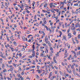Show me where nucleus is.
Segmentation results:
<instances>
[{
    "label": "nucleus",
    "mask_w": 80,
    "mask_h": 80,
    "mask_svg": "<svg viewBox=\"0 0 80 80\" xmlns=\"http://www.w3.org/2000/svg\"><path fill=\"white\" fill-rule=\"evenodd\" d=\"M67 23H65V26L66 28H67Z\"/></svg>",
    "instance_id": "nucleus-26"
},
{
    "label": "nucleus",
    "mask_w": 80,
    "mask_h": 80,
    "mask_svg": "<svg viewBox=\"0 0 80 80\" xmlns=\"http://www.w3.org/2000/svg\"><path fill=\"white\" fill-rule=\"evenodd\" d=\"M66 69H67V72H68V73H71V72H70L69 70L67 68H66Z\"/></svg>",
    "instance_id": "nucleus-14"
},
{
    "label": "nucleus",
    "mask_w": 80,
    "mask_h": 80,
    "mask_svg": "<svg viewBox=\"0 0 80 80\" xmlns=\"http://www.w3.org/2000/svg\"><path fill=\"white\" fill-rule=\"evenodd\" d=\"M37 71H38V73H40V70H38Z\"/></svg>",
    "instance_id": "nucleus-44"
},
{
    "label": "nucleus",
    "mask_w": 80,
    "mask_h": 80,
    "mask_svg": "<svg viewBox=\"0 0 80 80\" xmlns=\"http://www.w3.org/2000/svg\"><path fill=\"white\" fill-rule=\"evenodd\" d=\"M35 60H36V62H38V61L37 59L36 58Z\"/></svg>",
    "instance_id": "nucleus-48"
},
{
    "label": "nucleus",
    "mask_w": 80,
    "mask_h": 80,
    "mask_svg": "<svg viewBox=\"0 0 80 80\" xmlns=\"http://www.w3.org/2000/svg\"><path fill=\"white\" fill-rule=\"evenodd\" d=\"M20 57H22V53H20L19 54V56H20Z\"/></svg>",
    "instance_id": "nucleus-47"
},
{
    "label": "nucleus",
    "mask_w": 80,
    "mask_h": 80,
    "mask_svg": "<svg viewBox=\"0 0 80 80\" xmlns=\"http://www.w3.org/2000/svg\"><path fill=\"white\" fill-rule=\"evenodd\" d=\"M36 54H37V55H39V53L38 52H37L36 53Z\"/></svg>",
    "instance_id": "nucleus-58"
},
{
    "label": "nucleus",
    "mask_w": 80,
    "mask_h": 80,
    "mask_svg": "<svg viewBox=\"0 0 80 80\" xmlns=\"http://www.w3.org/2000/svg\"><path fill=\"white\" fill-rule=\"evenodd\" d=\"M52 72H51L50 73V74H49V76H52Z\"/></svg>",
    "instance_id": "nucleus-20"
},
{
    "label": "nucleus",
    "mask_w": 80,
    "mask_h": 80,
    "mask_svg": "<svg viewBox=\"0 0 80 80\" xmlns=\"http://www.w3.org/2000/svg\"><path fill=\"white\" fill-rule=\"evenodd\" d=\"M29 58H32V56H29Z\"/></svg>",
    "instance_id": "nucleus-63"
},
{
    "label": "nucleus",
    "mask_w": 80,
    "mask_h": 80,
    "mask_svg": "<svg viewBox=\"0 0 80 80\" xmlns=\"http://www.w3.org/2000/svg\"><path fill=\"white\" fill-rule=\"evenodd\" d=\"M47 3H45V4H44V7H46L47 6Z\"/></svg>",
    "instance_id": "nucleus-21"
},
{
    "label": "nucleus",
    "mask_w": 80,
    "mask_h": 80,
    "mask_svg": "<svg viewBox=\"0 0 80 80\" xmlns=\"http://www.w3.org/2000/svg\"><path fill=\"white\" fill-rule=\"evenodd\" d=\"M22 50H23V51H25V48H23L22 49Z\"/></svg>",
    "instance_id": "nucleus-54"
},
{
    "label": "nucleus",
    "mask_w": 80,
    "mask_h": 80,
    "mask_svg": "<svg viewBox=\"0 0 80 80\" xmlns=\"http://www.w3.org/2000/svg\"><path fill=\"white\" fill-rule=\"evenodd\" d=\"M16 10H18V8L17 7H15Z\"/></svg>",
    "instance_id": "nucleus-28"
},
{
    "label": "nucleus",
    "mask_w": 80,
    "mask_h": 80,
    "mask_svg": "<svg viewBox=\"0 0 80 80\" xmlns=\"http://www.w3.org/2000/svg\"><path fill=\"white\" fill-rule=\"evenodd\" d=\"M13 68H10V69H9L10 71L11 72H12V71H13Z\"/></svg>",
    "instance_id": "nucleus-6"
},
{
    "label": "nucleus",
    "mask_w": 80,
    "mask_h": 80,
    "mask_svg": "<svg viewBox=\"0 0 80 80\" xmlns=\"http://www.w3.org/2000/svg\"><path fill=\"white\" fill-rule=\"evenodd\" d=\"M51 5H52V7H56L55 5L53 4V3H51Z\"/></svg>",
    "instance_id": "nucleus-12"
},
{
    "label": "nucleus",
    "mask_w": 80,
    "mask_h": 80,
    "mask_svg": "<svg viewBox=\"0 0 80 80\" xmlns=\"http://www.w3.org/2000/svg\"><path fill=\"white\" fill-rule=\"evenodd\" d=\"M32 52V50H31V49H29V50L28 51V52Z\"/></svg>",
    "instance_id": "nucleus-18"
},
{
    "label": "nucleus",
    "mask_w": 80,
    "mask_h": 80,
    "mask_svg": "<svg viewBox=\"0 0 80 80\" xmlns=\"http://www.w3.org/2000/svg\"><path fill=\"white\" fill-rule=\"evenodd\" d=\"M3 72H7V70L6 69H4L3 70Z\"/></svg>",
    "instance_id": "nucleus-23"
},
{
    "label": "nucleus",
    "mask_w": 80,
    "mask_h": 80,
    "mask_svg": "<svg viewBox=\"0 0 80 80\" xmlns=\"http://www.w3.org/2000/svg\"><path fill=\"white\" fill-rule=\"evenodd\" d=\"M75 39L76 41V40H77V38L76 37L75 38Z\"/></svg>",
    "instance_id": "nucleus-56"
},
{
    "label": "nucleus",
    "mask_w": 80,
    "mask_h": 80,
    "mask_svg": "<svg viewBox=\"0 0 80 80\" xmlns=\"http://www.w3.org/2000/svg\"><path fill=\"white\" fill-rule=\"evenodd\" d=\"M47 42L49 46V47H51L52 44H51V43H50V42L49 41H48Z\"/></svg>",
    "instance_id": "nucleus-3"
},
{
    "label": "nucleus",
    "mask_w": 80,
    "mask_h": 80,
    "mask_svg": "<svg viewBox=\"0 0 80 80\" xmlns=\"http://www.w3.org/2000/svg\"><path fill=\"white\" fill-rule=\"evenodd\" d=\"M51 12H52V13H55V11H54L53 10H51Z\"/></svg>",
    "instance_id": "nucleus-36"
},
{
    "label": "nucleus",
    "mask_w": 80,
    "mask_h": 80,
    "mask_svg": "<svg viewBox=\"0 0 80 80\" xmlns=\"http://www.w3.org/2000/svg\"><path fill=\"white\" fill-rule=\"evenodd\" d=\"M32 55L33 57H35V54L32 53Z\"/></svg>",
    "instance_id": "nucleus-24"
},
{
    "label": "nucleus",
    "mask_w": 80,
    "mask_h": 80,
    "mask_svg": "<svg viewBox=\"0 0 80 80\" xmlns=\"http://www.w3.org/2000/svg\"><path fill=\"white\" fill-rule=\"evenodd\" d=\"M73 34L74 35H76V32H75V31H74V32H73Z\"/></svg>",
    "instance_id": "nucleus-45"
},
{
    "label": "nucleus",
    "mask_w": 80,
    "mask_h": 80,
    "mask_svg": "<svg viewBox=\"0 0 80 80\" xmlns=\"http://www.w3.org/2000/svg\"><path fill=\"white\" fill-rule=\"evenodd\" d=\"M1 57L2 58H4V57L3 56V53L2 52H1V55H0Z\"/></svg>",
    "instance_id": "nucleus-4"
},
{
    "label": "nucleus",
    "mask_w": 80,
    "mask_h": 80,
    "mask_svg": "<svg viewBox=\"0 0 80 80\" xmlns=\"http://www.w3.org/2000/svg\"><path fill=\"white\" fill-rule=\"evenodd\" d=\"M11 50L12 52H13V48H12L11 49Z\"/></svg>",
    "instance_id": "nucleus-38"
},
{
    "label": "nucleus",
    "mask_w": 80,
    "mask_h": 80,
    "mask_svg": "<svg viewBox=\"0 0 80 80\" xmlns=\"http://www.w3.org/2000/svg\"><path fill=\"white\" fill-rule=\"evenodd\" d=\"M42 11L43 12H44V13H47V11L42 10Z\"/></svg>",
    "instance_id": "nucleus-13"
},
{
    "label": "nucleus",
    "mask_w": 80,
    "mask_h": 80,
    "mask_svg": "<svg viewBox=\"0 0 80 80\" xmlns=\"http://www.w3.org/2000/svg\"><path fill=\"white\" fill-rule=\"evenodd\" d=\"M72 36V34L71 33H69L68 34V37H71Z\"/></svg>",
    "instance_id": "nucleus-9"
},
{
    "label": "nucleus",
    "mask_w": 80,
    "mask_h": 80,
    "mask_svg": "<svg viewBox=\"0 0 80 80\" xmlns=\"http://www.w3.org/2000/svg\"><path fill=\"white\" fill-rule=\"evenodd\" d=\"M50 50L51 51H53V48L52 47L50 48Z\"/></svg>",
    "instance_id": "nucleus-19"
},
{
    "label": "nucleus",
    "mask_w": 80,
    "mask_h": 80,
    "mask_svg": "<svg viewBox=\"0 0 80 80\" xmlns=\"http://www.w3.org/2000/svg\"><path fill=\"white\" fill-rule=\"evenodd\" d=\"M26 12H27L28 13H30V11H28V10H27Z\"/></svg>",
    "instance_id": "nucleus-40"
},
{
    "label": "nucleus",
    "mask_w": 80,
    "mask_h": 80,
    "mask_svg": "<svg viewBox=\"0 0 80 80\" xmlns=\"http://www.w3.org/2000/svg\"><path fill=\"white\" fill-rule=\"evenodd\" d=\"M44 27H45V28H46L47 30H48V27H47V26H44Z\"/></svg>",
    "instance_id": "nucleus-25"
},
{
    "label": "nucleus",
    "mask_w": 80,
    "mask_h": 80,
    "mask_svg": "<svg viewBox=\"0 0 80 80\" xmlns=\"http://www.w3.org/2000/svg\"><path fill=\"white\" fill-rule=\"evenodd\" d=\"M71 68H72V69H73V68H74V66L73 65H72Z\"/></svg>",
    "instance_id": "nucleus-17"
},
{
    "label": "nucleus",
    "mask_w": 80,
    "mask_h": 80,
    "mask_svg": "<svg viewBox=\"0 0 80 80\" xmlns=\"http://www.w3.org/2000/svg\"><path fill=\"white\" fill-rule=\"evenodd\" d=\"M25 74V73H24V72H22L21 73L22 75H24Z\"/></svg>",
    "instance_id": "nucleus-37"
},
{
    "label": "nucleus",
    "mask_w": 80,
    "mask_h": 80,
    "mask_svg": "<svg viewBox=\"0 0 80 80\" xmlns=\"http://www.w3.org/2000/svg\"><path fill=\"white\" fill-rule=\"evenodd\" d=\"M43 22L45 23V24H47V21H46V20H43Z\"/></svg>",
    "instance_id": "nucleus-15"
},
{
    "label": "nucleus",
    "mask_w": 80,
    "mask_h": 80,
    "mask_svg": "<svg viewBox=\"0 0 80 80\" xmlns=\"http://www.w3.org/2000/svg\"><path fill=\"white\" fill-rule=\"evenodd\" d=\"M42 45L43 46H45L46 45V43H43L42 44Z\"/></svg>",
    "instance_id": "nucleus-49"
},
{
    "label": "nucleus",
    "mask_w": 80,
    "mask_h": 80,
    "mask_svg": "<svg viewBox=\"0 0 80 80\" xmlns=\"http://www.w3.org/2000/svg\"><path fill=\"white\" fill-rule=\"evenodd\" d=\"M50 25H53V22H51L50 23Z\"/></svg>",
    "instance_id": "nucleus-60"
},
{
    "label": "nucleus",
    "mask_w": 80,
    "mask_h": 80,
    "mask_svg": "<svg viewBox=\"0 0 80 80\" xmlns=\"http://www.w3.org/2000/svg\"><path fill=\"white\" fill-rule=\"evenodd\" d=\"M78 50H80V47H78Z\"/></svg>",
    "instance_id": "nucleus-57"
},
{
    "label": "nucleus",
    "mask_w": 80,
    "mask_h": 80,
    "mask_svg": "<svg viewBox=\"0 0 80 80\" xmlns=\"http://www.w3.org/2000/svg\"><path fill=\"white\" fill-rule=\"evenodd\" d=\"M7 79H8V80H12V79H11V78H9L8 77H7Z\"/></svg>",
    "instance_id": "nucleus-27"
},
{
    "label": "nucleus",
    "mask_w": 80,
    "mask_h": 80,
    "mask_svg": "<svg viewBox=\"0 0 80 80\" xmlns=\"http://www.w3.org/2000/svg\"><path fill=\"white\" fill-rule=\"evenodd\" d=\"M57 12H58V11H59V10L58 9H57L56 10Z\"/></svg>",
    "instance_id": "nucleus-51"
},
{
    "label": "nucleus",
    "mask_w": 80,
    "mask_h": 80,
    "mask_svg": "<svg viewBox=\"0 0 80 80\" xmlns=\"http://www.w3.org/2000/svg\"><path fill=\"white\" fill-rule=\"evenodd\" d=\"M74 27V26H73L71 28V30H72V32H74L75 31V28Z\"/></svg>",
    "instance_id": "nucleus-2"
},
{
    "label": "nucleus",
    "mask_w": 80,
    "mask_h": 80,
    "mask_svg": "<svg viewBox=\"0 0 80 80\" xmlns=\"http://www.w3.org/2000/svg\"><path fill=\"white\" fill-rule=\"evenodd\" d=\"M48 58H49V59H50V56H48Z\"/></svg>",
    "instance_id": "nucleus-64"
},
{
    "label": "nucleus",
    "mask_w": 80,
    "mask_h": 80,
    "mask_svg": "<svg viewBox=\"0 0 80 80\" xmlns=\"http://www.w3.org/2000/svg\"><path fill=\"white\" fill-rule=\"evenodd\" d=\"M58 54H59V52H58L57 54H56V55H57V56H58Z\"/></svg>",
    "instance_id": "nucleus-41"
},
{
    "label": "nucleus",
    "mask_w": 80,
    "mask_h": 80,
    "mask_svg": "<svg viewBox=\"0 0 80 80\" xmlns=\"http://www.w3.org/2000/svg\"><path fill=\"white\" fill-rule=\"evenodd\" d=\"M76 75H77V76H78V77H80V75H79V74H78V73H76Z\"/></svg>",
    "instance_id": "nucleus-42"
},
{
    "label": "nucleus",
    "mask_w": 80,
    "mask_h": 80,
    "mask_svg": "<svg viewBox=\"0 0 80 80\" xmlns=\"http://www.w3.org/2000/svg\"><path fill=\"white\" fill-rule=\"evenodd\" d=\"M54 68H56V70H57V69H58V68L56 66H54Z\"/></svg>",
    "instance_id": "nucleus-33"
},
{
    "label": "nucleus",
    "mask_w": 80,
    "mask_h": 80,
    "mask_svg": "<svg viewBox=\"0 0 80 80\" xmlns=\"http://www.w3.org/2000/svg\"><path fill=\"white\" fill-rule=\"evenodd\" d=\"M36 78H37V79H39V78H40V77H39L38 75H37Z\"/></svg>",
    "instance_id": "nucleus-7"
},
{
    "label": "nucleus",
    "mask_w": 80,
    "mask_h": 80,
    "mask_svg": "<svg viewBox=\"0 0 80 80\" xmlns=\"http://www.w3.org/2000/svg\"><path fill=\"white\" fill-rule=\"evenodd\" d=\"M31 67L32 68H35V66H31Z\"/></svg>",
    "instance_id": "nucleus-22"
},
{
    "label": "nucleus",
    "mask_w": 80,
    "mask_h": 80,
    "mask_svg": "<svg viewBox=\"0 0 80 80\" xmlns=\"http://www.w3.org/2000/svg\"><path fill=\"white\" fill-rule=\"evenodd\" d=\"M48 38H47V36H46L45 37V42H47V40H48Z\"/></svg>",
    "instance_id": "nucleus-10"
},
{
    "label": "nucleus",
    "mask_w": 80,
    "mask_h": 80,
    "mask_svg": "<svg viewBox=\"0 0 80 80\" xmlns=\"http://www.w3.org/2000/svg\"><path fill=\"white\" fill-rule=\"evenodd\" d=\"M39 35L38 34L36 35V37H39Z\"/></svg>",
    "instance_id": "nucleus-59"
},
{
    "label": "nucleus",
    "mask_w": 80,
    "mask_h": 80,
    "mask_svg": "<svg viewBox=\"0 0 80 80\" xmlns=\"http://www.w3.org/2000/svg\"><path fill=\"white\" fill-rule=\"evenodd\" d=\"M73 73H75V69H73Z\"/></svg>",
    "instance_id": "nucleus-39"
},
{
    "label": "nucleus",
    "mask_w": 80,
    "mask_h": 80,
    "mask_svg": "<svg viewBox=\"0 0 80 80\" xmlns=\"http://www.w3.org/2000/svg\"><path fill=\"white\" fill-rule=\"evenodd\" d=\"M18 77H20H20H20V75L19 74L18 75Z\"/></svg>",
    "instance_id": "nucleus-52"
},
{
    "label": "nucleus",
    "mask_w": 80,
    "mask_h": 80,
    "mask_svg": "<svg viewBox=\"0 0 80 80\" xmlns=\"http://www.w3.org/2000/svg\"><path fill=\"white\" fill-rule=\"evenodd\" d=\"M35 61H33V63H32V64H34V65H35Z\"/></svg>",
    "instance_id": "nucleus-34"
},
{
    "label": "nucleus",
    "mask_w": 80,
    "mask_h": 80,
    "mask_svg": "<svg viewBox=\"0 0 80 80\" xmlns=\"http://www.w3.org/2000/svg\"><path fill=\"white\" fill-rule=\"evenodd\" d=\"M78 38H79V39H80V35L78 36Z\"/></svg>",
    "instance_id": "nucleus-62"
},
{
    "label": "nucleus",
    "mask_w": 80,
    "mask_h": 80,
    "mask_svg": "<svg viewBox=\"0 0 80 80\" xmlns=\"http://www.w3.org/2000/svg\"><path fill=\"white\" fill-rule=\"evenodd\" d=\"M59 33H60V35L59 37H61V35H62V32H61V31H60Z\"/></svg>",
    "instance_id": "nucleus-8"
},
{
    "label": "nucleus",
    "mask_w": 80,
    "mask_h": 80,
    "mask_svg": "<svg viewBox=\"0 0 80 80\" xmlns=\"http://www.w3.org/2000/svg\"><path fill=\"white\" fill-rule=\"evenodd\" d=\"M79 55V52H78L77 53V55L78 56Z\"/></svg>",
    "instance_id": "nucleus-61"
},
{
    "label": "nucleus",
    "mask_w": 80,
    "mask_h": 80,
    "mask_svg": "<svg viewBox=\"0 0 80 80\" xmlns=\"http://www.w3.org/2000/svg\"><path fill=\"white\" fill-rule=\"evenodd\" d=\"M63 39L65 40H66V37H65V36H63Z\"/></svg>",
    "instance_id": "nucleus-11"
},
{
    "label": "nucleus",
    "mask_w": 80,
    "mask_h": 80,
    "mask_svg": "<svg viewBox=\"0 0 80 80\" xmlns=\"http://www.w3.org/2000/svg\"><path fill=\"white\" fill-rule=\"evenodd\" d=\"M13 43L14 45H16V42H15V41H14L13 42Z\"/></svg>",
    "instance_id": "nucleus-32"
},
{
    "label": "nucleus",
    "mask_w": 80,
    "mask_h": 80,
    "mask_svg": "<svg viewBox=\"0 0 80 80\" xmlns=\"http://www.w3.org/2000/svg\"><path fill=\"white\" fill-rule=\"evenodd\" d=\"M57 78H58L59 77V75L58 74H57Z\"/></svg>",
    "instance_id": "nucleus-55"
},
{
    "label": "nucleus",
    "mask_w": 80,
    "mask_h": 80,
    "mask_svg": "<svg viewBox=\"0 0 80 80\" xmlns=\"http://www.w3.org/2000/svg\"><path fill=\"white\" fill-rule=\"evenodd\" d=\"M63 7H64V6H62L60 7V9H62V8H63Z\"/></svg>",
    "instance_id": "nucleus-29"
},
{
    "label": "nucleus",
    "mask_w": 80,
    "mask_h": 80,
    "mask_svg": "<svg viewBox=\"0 0 80 80\" xmlns=\"http://www.w3.org/2000/svg\"><path fill=\"white\" fill-rule=\"evenodd\" d=\"M56 77V76H52V79H53V78H55Z\"/></svg>",
    "instance_id": "nucleus-50"
},
{
    "label": "nucleus",
    "mask_w": 80,
    "mask_h": 80,
    "mask_svg": "<svg viewBox=\"0 0 80 80\" xmlns=\"http://www.w3.org/2000/svg\"><path fill=\"white\" fill-rule=\"evenodd\" d=\"M53 60L54 62H55V63H57V61H56V60H55V57L53 58Z\"/></svg>",
    "instance_id": "nucleus-5"
},
{
    "label": "nucleus",
    "mask_w": 80,
    "mask_h": 80,
    "mask_svg": "<svg viewBox=\"0 0 80 80\" xmlns=\"http://www.w3.org/2000/svg\"><path fill=\"white\" fill-rule=\"evenodd\" d=\"M22 40L23 41H27V38H25V37H22Z\"/></svg>",
    "instance_id": "nucleus-1"
},
{
    "label": "nucleus",
    "mask_w": 80,
    "mask_h": 80,
    "mask_svg": "<svg viewBox=\"0 0 80 80\" xmlns=\"http://www.w3.org/2000/svg\"><path fill=\"white\" fill-rule=\"evenodd\" d=\"M13 66H14V67H16V65H15V64H14V63H13Z\"/></svg>",
    "instance_id": "nucleus-43"
},
{
    "label": "nucleus",
    "mask_w": 80,
    "mask_h": 80,
    "mask_svg": "<svg viewBox=\"0 0 80 80\" xmlns=\"http://www.w3.org/2000/svg\"><path fill=\"white\" fill-rule=\"evenodd\" d=\"M51 68H52V69H54V67H53V65L52 64V63H51Z\"/></svg>",
    "instance_id": "nucleus-16"
},
{
    "label": "nucleus",
    "mask_w": 80,
    "mask_h": 80,
    "mask_svg": "<svg viewBox=\"0 0 80 80\" xmlns=\"http://www.w3.org/2000/svg\"><path fill=\"white\" fill-rule=\"evenodd\" d=\"M70 32V29L68 30V33Z\"/></svg>",
    "instance_id": "nucleus-46"
},
{
    "label": "nucleus",
    "mask_w": 80,
    "mask_h": 80,
    "mask_svg": "<svg viewBox=\"0 0 80 80\" xmlns=\"http://www.w3.org/2000/svg\"><path fill=\"white\" fill-rule=\"evenodd\" d=\"M60 13H61V12H59V14H58V16H60Z\"/></svg>",
    "instance_id": "nucleus-53"
},
{
    "label": "nucleus",
    "mask_w": 80,
    "mask_h": 80,
    "mask_svg": "<svg viewBox=\"0 0 80 80\" xmlns=\"http://www.w3.org/2000/svg\"><path fill=\"white\" fill-rule=\"evenodd\" d=\"M74 6H78V3L75 4H74Z\"/></svg>",
    "instance_id": "nucleus-31"
},
{
    "label": "nucleus",
    "mask_w": 80,
    "mask_h": 80,
    "mask_svg": "<svg viewBox=\"0 0 80 80\" xmlns=\"http://www.w3.org/2000/svg\"><path fill=\"white\" fill-rule=\"evenodd\" d=\"M20 78H21L22 80H23V78L22 76H21Z\"/></svg>",
    "instance_id": "nucleus-35"
},
{
    "label": "nucleus",
    "mask_w": 80,
    "mask_h": 80,
    "mask_svg": "<svg viewBox=\"0 0 80 80\" xmlns=\"http://www.w3.org/2000/svg\"><path fill=\"white\" fill-rule=\"evenodd\" d=\"M5 67V66L4 65V64H2V68H3V67Z\"/></svg>",
    "instance_id": "nucleus-30"
}]
</instances>
